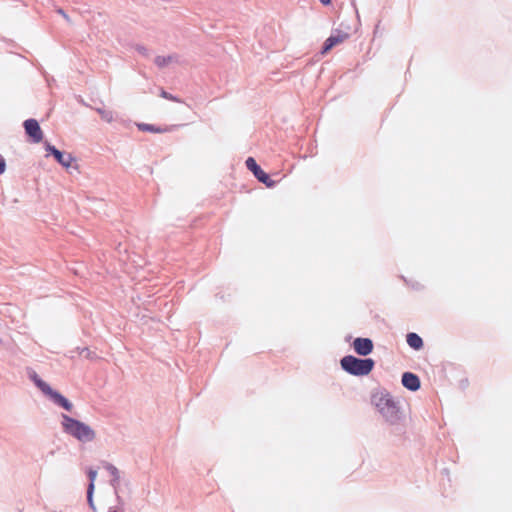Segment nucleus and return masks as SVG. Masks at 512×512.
Segmentation results:
<instances>
[{"label": "nucleus", "instance_id": "f257e3e1", "mask_svg": "<svg viewBox=\"0 0 512 512\" xmlns=\"http://www.w3.org/2000/svg\"><path fill=\"white\" fill-rule=\"evenodd\" d=\"M61 417V425L64 433L82 443L91 442L96 438L95 431L88 424L67 414H62Z\"/></svg>", "mask_w": 512, "mask_h": 512}, {"label": "nucleus", "instance_id": "f03ea898", "mask_svg": "<svg viewBox=\"0 0 512 512\" xmlns=\"http://www.w3.org/2000/svg\"><path fill=\"white\" fill-rule=\"evenodd\" d=\"M340 365L346 373L362 377L367 376L375 367V361L372 358H359L354 355H346L341 358Z\"/></svg>", "mask_w": 512, "mask_h": 512}, {"label": "nucleus", "instance_id": "7ed1b4c3", "mask_svg": "<svg viewBox=\"0 0 512 512\" xmlns=\"http://www.w3.org/2000/svg\"><path fill=\"white\" fill-rule=\"evenodd\" d=\"M245 165L253 176L267 188H274L277 185V181L271 179L270 175L261 168L255 158L251 156L248 157L245 161Z\"/></svg>", "mask_w": 512, "mask_h": 512}, {"label": "nucleus", "instance_id": "20e7f679", "mask_svg": "<svg viewBox=\"0 0 512 512\" xmlns=\"http://www.w3.org/2000/svg\"><path fill=\"white\" fill-rule=\"evenodd\" d=\"M44 147L47 152V156H53L55 161L65 168H69L75 160L71 153L61 151L49 142H45Z\"/></svg>", "mask_w": 512, "mask_h": 512}, {"label": "nucleus", "instance_id": "39448f33", "mask_svg": "<svg viewBox=\"0 0 512 512\" xmlns=\"http://www.w3.org/2000/svg\"><path fill=\"white\" fill-rule=\"evenodd\" d=\"M23 127H24L25 133L28 136L30 142L40 143L43 140V131L36 119H34V118L26 119L23 122Z\"/></svg>", "mask_w": 512, "mask_h": 512}, {"label": "nucleus", "instance_id": "423d86ee", "mask_svg": "<svg viewBox=\"0 0 512 512\" xmlns=\"http://www.w3.org/2000/svg\"><path fill=\"white\" fill-rule=\"evenodd\" d=\"M379 413L383 416L385 421L391 425L398 424L402 418L400 407L394 399Z\"/></svg>", "mask_w": 512, "mask_h": 512}, {"label": "nucleus", "instance_id": "0eeeda50", "mask_svg": "<svg viewBox=\"0 0 512 512\" xmlns=\"http://www.w3.org/2000/svg\"><path fill=\"white\" fill-rule=\"evenodd\" d=\"M336 34H331L323 43L320 53L322 55L327 54L336 45L342 43L344 40L349 38V33L342 32L341 30H335Z\"/></svg>", "mask_w": 512, "mask_h": 512}, {"label": "nucleus", "instance_id": "6e6552de", "mask_svg": "<svg viewBox=\"0 0 512 512\" xmlns=\"http://www.w3.org/2000/svg\"><path fill=\"white\" fill-rule=\"evenodd\" d=\"M374 344L370 338L357 337L353 341V349L359 356L365 357L373 352Z\"/></svg>", "mask_w": 512, "mask_h": 512}, {"label": "nucleus", "instance_id": "1a4fd4ad", "mask_svg": "<svg viewBox=\"0 0 512 512\" xmlns=\"http://www.w3.org/2000/svg\"><path fill=\"white\" fill-rule=\"evenodd\" d=\"M393 400V397L386 390L374 392L371 395V403L380 412Z\"/></svg>", "mask_w": 512, "mask_h": 512}, {"label": "nucleus", "instance_id": "9d476101", "mask_svg": "<svg viewBox=\"0 0 512 512\" xmlns=\"http://www.w3.org/2000/svg\"><path fill=\"white\" fill-rule=\"evenodd\" d=\"M401 383L409 391L416 392L421 387V381L417 374L413 372H404L401 377Z\"/></svg>", "mask_w": 512, "mask_h": 512}, {"label": "nucleus", "instance_id": "9b49d317", "mask_svg": "<svg viewBox=\"0 0 512 512\" xmlns=\"http://www.w3.org/2000/svg\"><path fill=\"white\" fill-rule=\"evenodd\" d=\"M55 405L61 407L65 411L70 412L73 408L72 402L62 395L59 391L53 389L47 396Z\"/></svg>", "mask_w": 512, "mask_h": 512}, {"label": "nucleus", "instance_id": "f8f14e48", "mask_svg": "<svg viewBox=\"0 0 512 512\" xmlns=\"http://www.w3.org/2000/svg\"><path fill=\"white\" fill-rule=\"evenodd\" d=\"M104 468L112 476L110 485L113 487L115 495H119L120 472L118 468L109 462H105Z\"/></svg>", "mask_w": 512, "mask_h": 512}, {"label": "nucleus", "instance_id": "ddd939ff", "mask_svg": "<svg viewBox=\"0 0 512 512\" xmlns=\"http://www.w3.org/2000/svg\"><path fill=\"white\" fill-rule=\"evenodd\" d=\"M406 342L410 348L416 351H419L424 347L423 339L415 332L407 333Z\"/></svg>", "mask_w": 512, "mask_h": 512}, {"label": "nucleus", "instance_id": "4468645a", "mask_svg": "<svg viewBox=\"0 0 512 512\" xmlns=\"http://www.w3.org/2000/svg\"><path fill=\"white\" fill-rule=\"evenodd\" d=\"M137 128L142 132L163 133L167 129L148 123H137Z\"/></svg>", "mask_w": 512, "mask_h": 512}, {"label": "nucleus", "instance_id": "2eb2a0df", "mask_svg": "<svg viewBox=\"0 0 512 512\" xmlns=\"http://www.w3.org/2000/svg\"><path fill=\"white\" fill-rule=\"evenodd\" d=\"M176 58V55L156 56L154 63L158 68H164Z\"/></svg>", "mask_w": 512, "mask_h": 512}, {"label": "nucleus", "instance_id": "dca6fc26", "mask_svg": "<svg viewBox=\"0 0 512 512\" xmlns=\"http://www.w3.org/2000/svg\"><path fill=\"white\" fill-rule=\"evenodd\" d=\"M34 385L45 395V396H48L51 391L53 390V388L46 382L44 381L41 377L38 378V380L36 382H34Z\"/></svg>", "mask_w": 512, "mask_h": 512}, {"label": "nucleus", "instance_id": "f3484780", "mask_svg": "<svg viewBox=\"0 0 512 512\" xmlns=\"http://www.w3.org/2000/svg\"><path fill=\"white\" fill-rule=\"evenodd\" d=\"M96 111L100 115L102 120L108 123H111L114 120V115L112 111L106 110L104 108H97Z\"/></svg>", "mask_w": 512, "mask_h": 512}, {"label": "nucleus", "instance_id": "a211bd4d", "mask_svg": "<svg viewBox=\"0 0 512 512\" xmlns=\"http://www.w3.org/2000/svg\"><path fill=\"white\" fill-rule=\"evenodd\" d=\"M94 490L95 489L92 485L90 487H87L86 498H87V503H88L89 508L93 512H96V507H95L94 500H93Z\"/></svg>", "mask_w": 512, "mask_h": 512}, {"label": "nucleus", "instance_id": "6ab92c4d", "mask_svg": "<svg viewBox=\"0 0 512 512\" xmlns=\"http://www.w3.org/2000/svg\"><path fill=\"white\" fill-rule=\"evenodd\" d=\"M117 504L109 507L108 512H124V500L120 495H115Z\"/></svg>", "mask_w": 512, "mask_h": 512}, {"label": "nucleus", "instance_id": "aec40b11", "mask_svg": "<svg viewBox=\"0 0 512 512\" xmlns=\"http://www.w3.org/2000/svg\"><path fill=\"white\" fill-rule=\"evenodd\" d=\"M86 474H87V477H88V480H89V483H88L87 487H90L92 485L95 488L94 482H95V479L97 477V470L92 468V467H89L87 469Z\"/></svg>", "mask_w": 512, "mask_h": 512}, {"label": "nucleus", "instance_id": "412c9836", "mask_svg": "<svg viewBox=\"0 0 512 512\" xmlns=\"http://www.w3.org/2000/svg\"><path fill=\"white\" fill-rule=\"evenodd\" d=\"M80 355H83L85 358L93 360L96 358L95 352H92L89 348L84 347L80 351Z\"/></svg>", "mask_w": 512, "mask_h": 512}, {"label": "nucleus", "instance_id": "4be33fe9", "mask_svg": "<svg viewBox=\"0 0 512 512\" xmlns=\"http://www.w3.org/2000/svg\"><path fill=\"white\" fill-rule=\"evenodd\" d=\"M26 374H27V377H28V378H29L33 383H34V382H36V381L38 380V378H40V376L37 374V372H36L34 369L30 368V367H28V368L26 369Z\"/></svg>", "mask_w": 512, "mask_h": 512}, {"label": "nucleus", "instance_id": "5701e85b", "mask_svg": "<svg viewBox=\"0 0 512 512\" xmlns=\"http://www.w3.org/2000/svg\"><path fill=\"white\" fill-rule=\"evenodd\" d=\"M135 50L144 57H148L150 55L148 48L144 45L137 44Z\"/></svg>", "mask_w": 512, "mask_h": 512}, {"label": "nucleus", "instance_id": "b1692460", "mask_svg": "<svg viewBox=\"0 0 512 512\" xmlns=\"http://www.w3.org/2000/svg\"><path fill=\"white\" fill-rule=\"evenodd\" d=\"M160 95H161V97H163V98H165L167 100H171V101H175V102H179L180 101L176 96L172 95L171 93H169V92H167V91H165L163 89L161 90V94Z\"/></svg>", "mask_w": 512, "mask_h": 512}, {"label": "nucleus", "instance_id": "393cba45", "mask_svg": "<svg viewBox=\"0 0 512 512\" xmlns=\"http://www.w3.org/2000/svg\"><path fill=\"white\" fill-rule=\"evenodd\" d=\"M6 170V160L0 155V175L4 174Z\"/></svg>", "mask_w": 512, "mask_h": 512}, {"label": "nucleus", "instance_id": "a878e982", "mask_svg": "<svg viewBox=\"0 0 512 512\" xmlns=\"http://www.w3.org/2000/svg\"><path fill=\"white\" fill-rule=\"evenodd\" d=\"M57 13L62 15L67 22H70V17L66 14V12L62 8H58Z\"/></svg>", "mask_w": 512, "mask_h": 512}, {"label": "nucleus", "instance_id": "bb28decb", "mask_svg": "<svg viewBox=\"0 0 512 512\" xmlns=\"http://www.w3.org/2000/svg\"><path fill=\"white\" fill-rule=\"evenodd\" d=\"M319 1L324 6H328L332 3V0H319Z\"/></svg>", "mask_w": 512, "mask_h": 512}]
</instances>
